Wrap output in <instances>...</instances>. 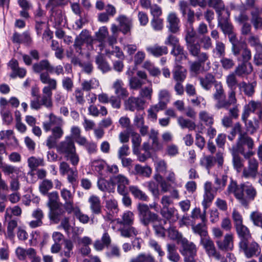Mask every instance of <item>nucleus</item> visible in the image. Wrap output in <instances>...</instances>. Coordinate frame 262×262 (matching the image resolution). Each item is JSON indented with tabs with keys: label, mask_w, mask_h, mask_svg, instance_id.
<instances>
[{
	"label": "nucleus",
	"mask_w": 262,
	"mask_h": 262,
	"mask_svg": "<svg viewBox=\"0 0 262 262\" xmlns=\"http://www.w3.org/2000/svg\"><path fill=\"white\" fill-rule=\"evenodd\" d=\"M147 187L155 198H159L160 195V190L159 189V184L156 182L150 181L146 183Z\"/></svg>",
	"instance_id": "nucleus-63"
},
{
	"label": "nucleus",
	"mask_w": 262,
	"mask_h": 262,
	"mask_svg": "<svg viewBox=\"0 0 262 262\" xmlns=\"http://www.w3.org/2000/svg\"><path fill=\"white\" fill-rule=\"evenodd\" d=\"M251 22L256 29H261L262 27V17L259 16L258 10H253L251 12Z\"/></svg>",
	"instance_id": "nucleus-44"
},
{
	"label": "nucleus",
	"mask_w": 262,
	"mask_h": 262,
	"mask_svg": "<svg viewBox=\"0 0 262 262\" xmlns=\"http://www.w3.org/2000/svg\"><path fill=\"white\" fill-rule=\"evenodd\" d=\"M227 179L228 177L226 174L223 175L221 179H220L217 177H215L214 183L216 186L214 187V190L217 191L219 190H223L226 185Z\"/></svg>",
	"instance_id": "nucleus-61"
},
{
	"label": "nucleus",
	"mask_w": 262,
	"mask_h": 262,
	"mask_svg": "<svg viewBox=\"0 0 262 262\" xmlns=\"http://www.w3.org/2000/svg\"><path fill=\"white\" fill-rule=\"evenodd\" d=\"M90 204V208L94 214H99L102 212V206L101 205L100 198L95 195H92L88 200Z\"/></svg>",
	"instance_id": "nucleus-24"
},
{
	"label": "nucleus",
	"mask_w": 262,
	"mask_h": 262,
	"mask_svg": "<svg viewBox=\"0 0 262 262\" xmlns=\"http://www.w3.org/2000/svg\"><path fill=\"white\" fill-rule=\"evenodd\" d=\"M172 73L173 79L176 82H183L187 76V70L178 64L174 66Z\"/></svg>",
	"instance_id": "nucleus-28"
},
{
	"label": "nucleus",
	"mask_w": 262,
	"mask_h": 262,
	"mask_svg": "<svg viewBox=\"0 0 262 262\" xmlns=\"http://www.w3.org/2000/svg\"><path fill=\"white\" fill-rule=\"evenodd\" d=\"M63 124V120L57 117L53 114L49 116V122L43 123V128L47 132L51 130L52 134L49 136L46 140V145L49 149L55 148L57 141L63 135L64 132L62 129Z\"/></svg>",
	"instance_id": "nucleus-3"
},
{
	"label": "nucleus",
	"mask_w": 262,
	"mask_h": 262,
	"mask_svg": "<svg viewBox=\"0 0 262 262\" xmlns=\"http://www.w3.org/2000/svg\"><path fill=\"white\" fill-rule=\"evenodd\" d=\"M197 34L193 30L188 31L185 37L186 46L190 55L196 59V60L191 62L190 70L198 73L202 66L209 60V54L201 51L200 43L196 41Z\"/></svg>",
	"instance_id": "nucleus-1"
},
{
	"label": "nucleus",
	"mask_w": 262,
	"mask_h": 262,
	"mask_svg": "<svg viewBox=\"0 0 262 262\" xmlns=\"http://www.w3.org/2000/svg\"><path fill=\"white\" fill-rule=\"evenodd\" d=\"M191 229L194 234L199 235L201 239L209 236L206 222H202L196 225H193L191 226Z\"/></svg>",
	"instance_id": "nucleus-32"
},
{
	"label": "nucleus",
	"mask_w": 262,
	"mask_h": 262,
	"mask_svg": "<svg viewBox=\"0 0 262 262\" xmlns=\"http://www.w3.org/2000/svg\"><path fill=\"white\" fill-rule=\"evenodd\" d=\"M99 86V82L96 78H91L89 80H84L81 83V87L83 91H90L92 89H96Z\"/></svg>",
	"instance_id": "nucleus-42"
},
{
	"label": "nucleus",
	"mask_w": 262,
	"mask_h": 262,
	"mask_svg": "<svg viewBox=\"0 0 262 262\" xmlns=\"http://www.w3.org/2000/svg\"><path fill=\"white\" fill-rule=\"evenodd\" d=\"M253 71L251 63L242 62L238 64L234 70L235 74L239 77H243L251 73Z\"/></svg>",
	"instance_id": "nucleus-30"
},
{
	"label": "nucleus",
	"mask_w": 262,
	"mask_h": 262,
	"mask_svg": "<svg viewBox=\"0 0 262 262\" xmlns=\"http://www.w3.org/2000/svg\"><path fill=\"white\" fill-rule=\"evenodd\" d=\"M215 92L213 95V97L216 103L215 107L217 110L225 108L228 110L231 105L237 103V99L235 96V92L229 91L228 99H225V94L222 84L221 82L216 83L214 85Z\"/></svg>",
	"instance_id": "nucleus-4"
},
{
	"label": "nucleus",
	"mask_w": 262,
	"mask_h": 262,
	"mask_svg": "<svg viewBox=\"0 0 262 262\" xmlns=\"http://www.w3.org/2000/svg\"><path fill=\"white\" fill-rule=\"evenodd\" d=\"M167 258L171 261L178 262L180 256L177 251V247L174 244H167Z\"/></svg>",
	"instance_id": "nucleus-36"
},
{
	"label": "nucleus",
	"mask_w": 262,
	"mask_h": 262,
	"mask_svg": "<svg viewBox=\"0 0 262 262\" xmlns=\"http://www.w3.org/2000/svg\"><path fill=\"white\" fill-rule=\"evenodd\" d=\"M253 140L246 133L238 136L236 145V150L243 156L245 159H249L255 154L252 151L254 147Z\"/></svg>",
	"instance_id": "nucleus-6"
},
{
	"label": "nucleus",
	"mask_w": 262,
	"mask_h": 262,
	"mask_svg": "<svg viewBox=\"0 0 262 262\" xmlns=\"http://www.w3.org/2000/svg\"><path fill=\"white\" fill-rule=\"evenodd\" d=\"M124 83L121 80H116L113 85L116 96L122 99H126L129 95L127 89L123 87Z\"/></svg>",
	"instance_id": "nucleus-23"
},
{
	"label": "nucleus",
	"mask_w": 262,
	"mask_h": 262,
	"mask_svg": "<svg viewBox=\"0 0 262 262\" xmlns=\"http://www.w3.org/2000/svg\"><path fill=\"white\" fill-rule=\"evenodd\" d=\"M199 118L207 126H211L214 122L213 116L206 111H202L199 114Z\"/></svg>",
	"instance_id": "nucleus-47"
},
{
	"label": "nucleus",
	"mask_w": 262,
	"mask_h": 262,
	"mask_svg": "<svg viewBox=\"0 0 262 262\" xmlns=\"http://www.w3.org/2000/svg\"><path fill=\"white\" fill-rule=\"evenodd\" d=\"M53 187V183L51 180L45 179L42 181L39 185V190L43 195H47L48 191Z\"/></svg>",
	"instance_id": "nucleus-48"
},
{
	"label": "nucleus",
	"mask_w": 262,
	"mask_h": 262,
	"mask_svg": "<svg viewBox=\"0 0 262 262\" xmlns=\"http://www.w3.org/2000/svg\"><path fill=\"white\" fill-rule=\"evenodd\" d=\"M236 75V74H235L234 72L229 74L226 77V83L230 89L229 91H233V92H235L236 85L237 84V80Z\"/></svg>",
	"instance_id": "nucleus-58"
},
{
	"label": "nucleus",
	"mask_w": 262,
	"mask_h": 262,
	"mask_svg": "<svg viewBox=\"0 0 262 262\" xmlns=\"http://www.w3.org/2000/svg\"><path fill=\"white\" fill-rule=\"evenodd\" d=\"M154 179L159 184L162 192L165 193L169 191L170 184L168 183V181L163 179L161 176L159 174L155 175Z\"/></svg>",
	"instance_id": "nucleus-57"
},
{
	"label": "nucleus",
	"mask_w": 262,
	"mask_h": 262,
	"mask_svg": "<svg viewBox=\"0 0 262 262\" xmlns=\"http://www.w3.org/2000/svg\"><path fill=\"white\" fill-rule=\"evenodd\" d=\"M182 247L181 252L184 257V262H194L197 252L196 246L192 242L184 238L182 240Z\"/></svg>",
	"instance_id": "nucleus-7"
},
{
	"label": "nucleus",
	"mask_w": 262,
	"mask_h": 262,
	"mask_svg": "<svg viewBox=\"0 0 262 262\" xmlns=\"http://www.w3.org/2000/svg\"><path fill=\"white\" fill-rule=\"evenodd\" d=\"M49 216L51 220L57 223L60 220L61 216L64 213L63 210L60 207L59 205L55 208H49Z\"/></svg>",
	"instance_id": "nucleus-38"
},
{
	"label": "nucleus",
	"mask_w": 262,
	"mask_h": 262,
	"mask_svg": "<svg viewBox=\"0 0 262 262\" xmlns=\"http://www.w3.org/2000/svg\"><path fill=\"white\" fill-rule=\"evenodd\" d=\"M160 214L164 218V224L167 222L171 225L176 223L179 219L180 216L178 210L172 207L166 209H161Z\"/></svg>",
	"instance_id": "nucleus-12"
},
{
	"label": "nucleus",
	"mask_w": 262,
	"mask_h": 262,
	"mask_svg": "<svg viewBox=\"0 0 262 262\" xmlns=\"http://www.w3.org/2000/svg\"><path fill=\"white\" fill-rule=\"evenodd\" d=\"M118 231L121 236L125 238L136 236L139 233L138 230L132 225H124L120 227Z\"/></svg>",
	"instance_id": "nucleus-33"
},
{
	"label": "nucleus",
	"mask_w": 262,
	"mask_h": 262,
	"mask_svg": "<svg viewBox=\"0 0 262 262\" xmlns=\"http://www.w3.org/2000/svg\"><path fill=\"white\" fill-rule=\"evenodd\" d=\"M146 50L148 54L155 56L160 57L168 53V48L166 46H160L158 44L149 46Z\"/></svg>",
	"instance_id": "nucleus-27"
},
{
	"label": "nucleus",
	"mask_w": 262,
	"mask_h": 262,
	"mask_svg": "<svg viewBox=\"0 0 262 262\" xmlns=\"http://www.w3.org/2000/svg\"><path fill=\"white\" fill-rule=\"evenodd\" d=\"M212 53L217 57L224 56L226 54V46L221 41H215V47L212 50Z\"/></svg>",
	"instance_id": "nucleus-46"
},
{
	"label": "nucleus",
	"mask_w": 262,
	"mask_h": 262,
	"mask_svg": "<svg viewBox=\"0 0 262 262\" xmlns=\"http://www.w3.org/2000/svg\"><path fill=\"white\" fill-rule=\"evenodd\" d=\"M28 166L32 169H35L39 166L45 165L43 159L42 158H36L31 157L28 159Z\"/></svg>",
	"instance_id": "nucleus-62"
},
{
	"label": "nucleus",
	"mask_w": 262,
	"mask_h": 262,
	"mask_svg": "<svg viewBox=\"0 0 262 262\" xmlns=\"http://www.w3.org/2000/svg\"><path fill=\"white\" fill-rule=\"evenodd\" d=\"M119 24V30L123 34L130 33L133 27V20L124 15H120L116 18Z\"/></svg>",
	"instance_id": "nucleus-14"
},
{
	"label": "nucleus",
	"mask_w": 262,
	"mask_h": 262,
	"mask_svg": "<svg viewBox=\"0 0 262 262\" xmlns=\"http://www.w3.org/2000/svg\"><path fill=\"white\" fill-rule=\"evenodd\" d=\"M32 216L36 220H32L29 222V225L31 228H35L42 226L43 224L42 220L44 215L42 211L40 209L37 208L33 211Z\"/></svg>",
	"instance_id": "nucleus-29"
},
{
	"label": "nucleus",
	"mask_w": 262,
	"mask_h": 262,
	"mask_svg": "<svg viewBox=\"0 0 262 262\" xmlns=\"http://www.w3.org/2000/svg\"><path fill=\"white\" fill-rule=\"evenodd\" d=\"M236 231L239 238L238 244H241L246 242L251 241L252 235L249 229L246 226L241 225L235 227Z\"/></svg>",
	"instance_id": "nucleus-22"
},
{
	"label": "nucleus",
	"mask_w": 262,
	"mask_h": 262,
	"mask_svg": "<svg viewBox=\"0 0 262 262\" xmlns=\"http://www.w3.org/2000/svg\"><path fill=\"white\" fill-rule=\"evenodd\" d=\"M219 249L222 251H231L233 248V236L232 234H226L223 241L216 242Z\"/></svg>",
	"instance_id": "nucleus-20"
},
{
	"label": "nucleus",
	"mask_w": 262,
	"mask_h": 262,
	"mask_svg": "<svg viewBox=\"0 0 262 262\" xmlns=\"http://www.w3.org/2000/svg\"><path fill=\"white\" fill-rule=\"evenodd\" d=\"M129 190L133 195L135 198L143 201H147V195L145 194V193L140 190L137 186H130L129 187Z\"/></svg>",
	"instance_id": "nucleus-41"
},
{
	"label": "nucleus",
	"mask_w": 262,
	"mask_h": 262,
	"mask_svg": "<svg viewBox=\"0 0 262 262\" xmlns=\"http://www.w3.org/2000/svg\"><path fill=\"white\" fill-rule=\"evenodd\" d=\"M40 81L45 84H48L43 88H47L51 91L55 90L57 89V81L54 78H51L49 73L48 72H43L40 73L39 75Z\"/></svg>",
	"instance_id": "nucleus-25"
},
{
	"label": "nucleus",
	"mask_w": 262,
	"mask_h": 262,
	"mask_svg": "<svg viewBox=\"0 0 262 262\" xmlns=\"http://www.w3.org/2000/svg\"><path fill=\"white\" fill-rule=\"evenodd\" d=\"M55 147L59 154L64 156L76 149L74 141L70 136H66L64 140L60 142L58 144H56Z\"/></svg>",
	"instance_id": "nucleus-9"
},
{
	"label": "nucleus",
	"mask_w": 262,
	"mask_h": 262,
	"mask_svg": "<svg viewBox=\"0 0 262 262\" xmlns=\"http://www.w3.org/2000/svg\"><path fill=\"white\" fill-rule=\"evenodd\" d=\"M60 226L63 229L65 232L69 235L71 232L76 234V227L72 226L70 224L69 218L66 217L61 220Z\"/></svg>",
	"instance_id": "nucleus-53"
},
{
	"label": "nucleus",
	"mask_w": 262,
	"mask_h": 262,
	"mask_svg": "<svg viewBox=\"0 0 262 262\" xmlns=\"http://www.w3.org/2000/svg\"><path fill=\"white\" fill-rule=\"evenodd\" d=\"M137 211L139 221L145 227H148L156 222L160 223L162 219L159 215L152 212L147 204L139 203L137 205Z\"/></svg>",
	"instance_id": "nucleus-5"
},
{
	"label": "nucleus",
	"mask_w": 262,
	"mask_h": 262,
	"mask_svg": "<svg viewBox=\"0 0 262 262\" xmlns=\"http://www.w3.org/2000/svg\"><path fill=\"white\" fill-rule=\"evenodd\" d=\"M177 120L179 125L182 129L188 128L189 130H193L195 129L196 124L189 119H185L183 117H179Z\"/></svg>",
	"instance_id": "nucleus-43"
},
{
	"label": "nucleus",
	"mask_w": 262,
	"mask_h": 262,
	"mask_svg": "<svg viewBox=\"0 0 262 262\" xmlns=\"http://www.w3.org/2000/svg\"><path fill=\"white\" fill-rule=\"evenodd\" d=\"M52 92L47 88L42 89V95L40 97V102L42 105L49 108L52 106Z\"/></svg>",
	"instance_id": "nucleus-37"
},
{
	"label": "nucleus",
	"mask_w": 262,
	"mask_h": 262,
	"mask_svg": "<svg viewBox=\"0 0 262 262\" xmlns=\"http://www.w3.org/2000/svg\"><path fill=\"white\" fill-rule=\"evenodd\" d=\"M229 12H225L223 16L218 17L217 26L220 27L225 34H227L233 31V27L229 21Z\"/></svg>",
	"instance_id": "nucleus-15"
},
{
	"label": "nucleus",
	"mask_w": 262,
	"mask_h": 262,
	"mask_svg": "<svg viewBox=\"0 0 262 262\" xmlns=\"http://www.w3.org/2000/svg\"><path fill=\"white\" fill-rule=\"evenodd\" d=\"M17 226V221L14 220H10L8 223V226L7 228V233H6V237L10 239L13 240L14 236L15 234L14 233V229Z\"/></svg>",
	"instance_id": "nucleus-51"
},
{
	"label": "nucleus",
	"mask_w": 262,
	"mask_h": 262,
	"mask_svg": "<svg viewBox=\"0 0 262 262\" xmlns=\"http://www.w3.org/2000/svg\"><path fill=\"white\" fill-rule=\"evenodd\" d=\"M232 156L233 167L237 172H240L243 169L244 161L243 159L239 156L236 150L233 151Z\"/></svg>",
	"instance_id": "nucleus-39"
},
{
	"label": "nucleus",
	"mask_w": 262,
	"mask_h": 262,
	"mask_svg": "<svg viewBox=\"0 0 262 262\" xmlns=\"http://www.w3.org/2000/svg\"><path fill=\"white\" fill-rule=\"evenodd\" d=\"M168 30L172 33H177L180 30V19L175 13H170L167 17Z\"/></svg>",
	"instance_id": "nucleus-21"
},
{
	"label": "nucleus",
	"mask_w": 262,
	"mask_h": 262,
	"mask_svg": "<svg viewBox=\"0 0 262 262\" xmlns=\"http://www.w3.org/2000/svg\"><path fill=\"white\" fill-rule=\"evenodd\" d=\"M215 159L212 156H206L202 158L200 160V165L205 167L208 171L214 166Z\"/></svg>",
	"instance_id": "nucleus-49"
},
{
	"label": "nucleus",
	"mask_w": 262,
	"mask_h": 262,
	"mask_svg": "<svg viewBox=\"0 0 262 262\" xmlns=\"http://www.w3.org/2000/svg\"><path fill=\"white\" fill-rule=\"evenodd\" d=\"M200 84L206 90H209L213 85L218 83L215 80L214 76L211 73H207L204 77H199Z\"/></svg>",
	"instance_id": "nucleus-26"
},
{
	"label": "nucleus",
	"mask_w": 262,
	"mask_h": 262,
	"mask_svg": "<svg viewBox=\"0 0 262 262\" xmlns=\"http://www.w3.org/2000/svg\"><path fill=\"white\" fill-rule=\"evenodd\" d=\"M96 63L103 73L107 72L111 70V67L101 55L96 57Z\"/></svg>",
	"instance_id": "nucleus-45"
},
{
	"label": "nucleus",
	"mask_w": 262,
	"mask_h": 262,
	"mask_svg": "<svg viewBox=\"0 0 262 262\" xmlns=\"http://www.w3.org/2000/svg\"><path fill=\"white\" fill-rule=\"evenodd\" d=\"M226 193L227 195L233 194L242 206L247 208L250 202L253 201L256 196L257 191L249 182L242 183L238 185L235 181L231 179Z\"/></svg>",
	"instance_id": "nucleus-2"
},
{
	"label": "nucleus",
	"mask_w": 262,
	"mask_h": 262,
	"mask_svg": "<svg viewBox=\"0 0 262 262\" xmlns=\"http://www.w3.org/2000/svg\"><path fill=\"white\" fill-rule=\"evenodd\" d=\"M114 183L117 185V192L120 194L127 193V185L129 183V180L122 174H118L114 177Z\"/></svg>",
	"instance_id": "nucleus-17"
},
{
	"label": "nucleus",
	"mask_w": 262,
	"mask_h": 262,
	"mask_svg": "<svg viewBox=\"0 0 262 262\" xmlns=\"http://www.w3.org/2000/svg\"><path fill=\"white\" fill-rule=\"evenodd\" d=\"M200 244L205 249L206 253L209 257H213L216 259H220L221 255L216 249L213 241L209 236L205 238L200 239Z\"/></svg>",
	"instance_id": "nucleus-11"
},
{
	"label": "nucleus",
	"mask_w": 262,
	"mask_h": 262,
	"mask_svg": "<svg viewBox=\"0 0 262 262\" xmlns=\"http://www.w3.org/2000/svg\"><path fill=\"white\" fill-rule=\"evenodd\" d=\"M208 6L215 9L218 17L223 15L225 12H229V11L225 8V5L222 0H208Z\"/></svg>",
	"instance_id": "nucleus-31"
},
{
	"label": "nucleus",
	"mask_w": 262,
	"mask_h": 262,
	"mask_svg": "<svg viewBox=\"0 0 262 262\" xmlns=\"http://www.w3.org/2000/svg\"><path fill=\"white\" fill-rule=\"evenodd\" d=\"M64 157L67 160L70 161L73 166H77L79 162L80 158L78 154L77 153L76 149Z\"/></svg>",
	"instance_id": "nucleus-64"
},
{
	"label": "nucleus",
	"mask_w": 262,
	"mask_h": 262,
	"mask_svg": "<svg viewBox=\"0 0 262 262\" xmlns=\"http://www.w3.org/2000/svg\"><path fill=\"white\" fill-rule=\"evenodd\" d=\"M145 101L139 97H130L124 102L126 110L134 112L143 108Z\"/></svg>",
	"instance_id": "nucleus-16"
},
{
	"label": "nucleus",
	"mask_w": 262,
	"mask_h": 262,
	"mask_svg": "<svg viewBox=\"0 0 262 262\" xmlns=\"http://www.w3.org/2000/svg\"><path fill=\"white\" fill-rule=\"evenodd\" d=\"M135 215L133 212L127 211L123 213L121 219H117V223L120 225H133L134 222Z\"/></svg>",
	"instance_id": "nucleus-34"
},
{
	"label": "nucleus",
	"mask_w": 262,
	"mask_h": 262,
	"mask_svg": "<svg viewBox=\"0 0 262 262\" xmlns=\"http://www.w3.org/2000/svg\"><path fill=\"white\" fill-rule=\"evenodd\" d=\"M256 83L253 82L252 83H246L244 81L238 84L241 89H242L245 94L248 97L252 96L255 92V87Z\"/></svg>",
	"instance_id": "nucleus-40"
},
{
	"label": "nucleus",
	"mask_w": 262,
	"mask_h": 262,
	"mask_svg": "<svg viewBox=\"0 0 262 262\" xmlns=\"http://www.w3.org/2000/svg\"><path fill=\"white\" fill-rule=\"evenodd\" d=\"M135 174L149 178L151 173V169L148 166H142L136 164L135 166Z\"/></svg>",
	"instance_id": "nucleus-50"
},
{
	"label": "nucleus",
	"mask_w": 262,
	"mask_h": 262,
	"mask_svg": "<svg viewBox=\"0 0 262 262\" xmlns=\"http://www.w3.org/2000/svg\"><path fill=\"white\" fill-rule=\"evenodd\" d=\"M54 69V67L51 64L48 59L41 60L32 66V70L35 73L40 74L43 70H46L49 73H53Z\"/></svg>",
	"instance_id": "nucleus-18"
},
{
	"label": "nucleus",
	"mask_w": 262,
	"mask_h": 262,
	"mask_svg": "<svg viewBox=\"0 0 262 262\" xmlns=\"http://www.w3.org/2000/svg\"><path fill=\"white\" fill-rule=\"evenodd\" d=\"M246 132L243 130L242 125L239 122H236L232 127L230 135L228 136V138L229 140L232 141L236 134L241 136L243 135Z\"/></svg>",
	"instance_id": "nucleus-52"
},
{
	"label": "nucleus",
	"mask_w": 262,
	"mask_h": 262,
	"mask_svg": "<svg viewBox=\"0 0 262 262\" xmlns=\"http://www.w3.org/2000/svg\"><path fill=\"white\" fill-rule=\"evenodd\" d=\"M93 39L86 30H83L80 34L77 36L74 41V47L75 49L80 50L82 45L86 43L88 45H92Z\"/></svg>",
	"instance_id": "nucleus-13"
},
{
	"label": "nucleus",
	"mask_w": 262,
	"mask_h": 262,
	"mask_svg": "<svg viewBox=\"0 0 262 262\" xmlns=\"http://www.w3.org/2000/svg\"><path fill=\"white\" fill-rule=\"evenodd\" d=\"M191 217L194 220L201 219L202 222H207L206 210L204 209L203 212L202 213L201 209L196 207L192 210Z\"/></svg>",
	"instance_id": "nucleus-59"
},
{
	"label": "nucleus",
	"mask_w": 262,
	"mask_h": 262,
	"mask_svg": "<svg viewBox=\"0 0 262 262\" xmlns=\"http://www.w3.org/2000/svg\"><path fill=\"white\" fill-rule=\"evenodd\" d=\"M126 74L129 77V86L130 90H138L140 89L142 85L145 84L142 80H140L138 77L132 76V72L128 71Z\"/></svg>",
	"instance_id": "nucleus-35"
},
{
	"label": "nucleus",
	"mask_w": 262,
	"mask_h": 262,
	"mask_svg": "<svg viewBox=\"0 0 262 262\" xmlns=\"http://www.w3.org/2000/svg\"><path fill=\"white\" fill-rule=\"evenodd\" d=\"M220 63L222 67L226 70H230L235 66V61L232 58L225 56L221 57Z\"/></svg>",
	"instance_id": "nucleus-60"
},
{
	"label": "nucleus",
	"mask_w": 262,
	"mask_h": 262,
	"mask_svg": "<svg viewBox=\"0 0 262 262\" xmlns=\"http://www.w3.org/2000/svg\"><path fill=\"white\" fill-rule=\"evenodd\" d=\"M72 212L75 217L83 224H86L89 222L90 218L86 214H83L78 207L73 208Z\"/></svg>",
	"instance_id": "nucleus-56"
},
{
	"label": "nucleus",
	"mask_w": 262,
	"mask_h": 262,
	"mask_svg": "<svg viewBox=\"0 0 262 262\" xmlns=\"http://www.w3.org/2000/svg\"><path fill=\"white\" fill-rule=\"evenodd\" d=\"M250 219L254 226L262 229V213L259 211H253L250 215Z\"/></svg>",
	"instance_id": "nucleus-55"
},
{
	"label": "nucleus",
	"mask_w": 262,
	"mask_h": 262,
	"mask_svg": "<svg viewBox=\"0 0 262 262\" xmlns=\"http://www.w3.org/2000/svg\"><path fill=\"white\" fill-rule=\"evenodd\" d=\"M61 196L64 200V208L66 211L70 213L72 212L74 207L73 196L71 191L67 189L63 188L60 192Z\"/></svg>",
	"instance_id": "nucleus-19"
},
{
	"label": "nucleus",
	"mask_w": 262,
	"mask_h": 262,
	"mask_svg": "<svg viewBox=\"0 0 262 262\" xmlns=\"http://www.w3.org/2000/svg\"><path fill=\"white\" fill-rule=\"evenodd\" d=\"M248 159V166L243 169L242 177L246 179H255L258 174V162L256 159L251 157Z\"/></svg>",
	"instance_id": "nucleus-10"
},
{
	"label": "nucleus",
	"mask_w": 262,
	"mask_h": 262,
	"mask_svg": "<svg viewBox=\"0 0 262 262\" xmlns=\"http://www.w3.org/2000/svg\"><path fill=\"white\" fill-rule=\"evenodd\" d=\"M239 250L244 252L247 258H250L257 256L260 253V248L255 241L246 242L238 244Z\"/></svg>",
	"instance_id": "nucleus-8"
},
{
	"label": "nucleus",
	"mask_w": 262,
	"mask_h": 262,
	"mask_svg": "<svg viewBox=\"0 0 262 262\" xmlns=\"http://www.w3.org/2000/svg\"><path fill=\"white\" fill-rule=\"evenodd\" d=\"M47 194L48 197L47 206L49 208H55L56 206L59 205L58 202L59 196L57 192L53 191Z\"/></svg>",
	"instance_id": "nucleus-54"
}]
</instances>
